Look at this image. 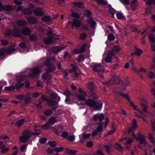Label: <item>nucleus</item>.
I'll return each instance as SVG.
<instances>
[{
    "mask_svg": "<svg viewBox=\"0 0 155 155\" xmlns=\"http://www.w3.org/2000/svg\"><path fill=\"white\" fill-rule=\"evenodd\" d=\"M85 104L89 107H94L96 110H101L102 105V103L99 102L96 103L95 101L91 99H88L86 100Z\"/></svg>",
    "mask_w": 155,
    "mask_h": 155,
    "instance_id": "1",
    "label": "nucleus"
},
{
    "mask_svg": "<svg viewBox=\"0 0 155 155\" xmlns=\"http://www.w3.org/2000/svg\"><path fill=\"white\" fill-rule=\"evenodd\" d=\"M31 136V133L29 130H25L22 133V135L19 137V140L22 143H26Z\"/></svg>",
    "mask_w": 155,
    "mask_h": 155,
    "instance_id": "2",
    "label": "nucleus"
},
{
    "mask_svg": "<svg viewBox=\"0 0 155 155\" xmlns=\"http://www.w3.org/2000/svg\"><path fill=\"white\" fill-rule=\"evenodd\" d=\"M31 73L29 74L28 76L31 79H34L41 72V68L39 67L32 68L30 69Z\"/></svg>",
    "mask_w": 155,
    "mask_h": 155,
    "instance_id": "3",
    "label": "nucleus"
},
{
    "mask_svg": "<svg viewBox=\"0 0 155 155\" xmlns=\"http://www.w3.org/2000/svg\"><path fill=\"white\" fill-rule=\"evenodd\" d=\"M133 136L137 140H139L140 143L143 144V146H145L147 144V143L146 140L144 138V136L141 134L140 132L138 133V137H136L134 134H133Z\"/></svg>",
    "mask_w": 155,
    "mask_h": 155,
    "instance_id": "4",
    "label": "nucleus"
},
{
    "mask_svg": "<svg viewBox=\"0 0 155 155\" xmlns=\"http://www.w3.org/2000/svg\"><path fill=\"white\" fill-rule=\"evenodd\" d=\"M120 81L119 77L118 76H116L112 77V79L105 83L107 86L110 85H114L119 83Z\"/></svg>",
    "mask_w": 155,
    "mask_h": 155,
    "instance_id": "5",
    "label": "nucleus"
},
{
    "mask_svg": "<svg viewBox=\"0 0 155 155\" xmlns=\"http://www.w3.org/2000/svg\"><path fill=\"white\" fill-rule=\"evenodd\" d=\"M104 118V114H98L95 115L93 117L94 120L95 121L98 120L99 123L102 122V120H103Z\"/></svg>",
    "mask_w": 155,
    "mask_h": 155,
    "instance_id": "6",
    "label": "nucleus"
},
{
    "mask_svg": "<svg viewBox=\"0 0 155 155\" xmlns=\"http://www.w3.org/2000/svg\"><path fill=\"white\" fill-rule=\"evenodd\" d=\"M12 36L15 37L21 36L22 35L21 30L19 31L18 28H15L14 26V28L13 29Z\"/></svg>",
    "mask_w": 155,
    "mask_h": 155,
    "instance_id": "7",
    "label": "nucleus"
},
{
    "mask_svg": "<svg viewBox=\"0 0 155 155\" xmlns=\"http://www.w3.org/2000/svg\"><path fill=\"white\" fill-rule=\"evenodd\" d=\"M21 34H23L25 35H28L31 32L29 28L28 27H24L21 29Z\"/></svg>",
    "mask_w": 155,
    "mask_h": 155,
    "instance_id": "8",
    "label": "nucleus"
},
{
    "mask_svg": "<svg viewBox=\"0 0 155 155\" xmlns=\"http://www.w3.org/2000/svg\"><path fill=\"white\" fill-rule=\"evenodd\" d=\"M28 22L30 24H35L38 23V20L34 16H31L27 18Z\"/></svg>",
    "mask_w": 155,
    "mask_h": 155,
    "instance_id": "9",
    "label": "nucleus"
},
{
    "mask_svg": "<svg viewBox=\"0 0 155 155\" xmlns=\"http://www.w3.org/2000/svg\"><path fill=\"white\" fill-rule=\"evenodd\" d=\"M34 13L35 15L38 16H42L44 15L42 9L40 8L35 9L34 11Z\"/></svg>",
    "mask_w": 155,
    "mask_h": 155,
    "instance_id": "10",
    "label": "nucleus"
},
{
    "mask_svg": "<svg viewBox=\"0 0 155 155\" xmlns=\"http://www.w3.org/2000/svg\"><path fill=\"white\" fill-rule=\"evenodd\" d=\"M92 68L94 71L97 72L101 71H102L103 69V67L98 64H95L92 65Z\"/></svg>",
    "mask_w": 155,
    "mask_h": 155,
    "instance_id": "11",
    "label": "nucleus"
},
{
    "mask_svg": "<svg viewBox=\"0 0 155 155\" xmlns=\"http://www.w3.org/2000/svg\"><path fill=\"white\" fill-rule=\"evenodd\" d=\"M86 46V44L83 45L80 48L74 50V53L76 54H80L84 52Z\"/></svg>",
    "mask_w": 155,
    "mask_h": 155,
    "instance_id": "12",
    "label": "nucleus"
},
{
    "mask_svg": "<svg viewBox=\"0 0 155 155\" xmlns=\"http://www.w3.org/2000/svg\"><path fill=\"white\" fill-rule=\"evenodd\" d=\"M72 28L73 29L74 26L76 28L79 27L81 25V23L80 21L77 19H74L73 20V22L71 23Z\"/></svg>",
    "mask_w": 155,
    "mask_h": 155,
    "instance_id": "13",
    "label": "nucleus"
},
{
    "mask_svg": "<svg viewBox=\"0 0 155 155\" xmlns=\"http://www.w3.org/2000/svg\"><path fill=\"white\" fill-rule=\"evenodd\" d=\"M87 22L89 23L90 24V26L93 29H94L95 28V25L96 23L95 21L93 20V18L91 17H88L87 19Z\"/></svg>",
    "mask_w": 155,
    "mask_h": 155,
    "instance_id": "14",
    "label": "nucleus"
},
{
    "mask_svg": "<svg viewBox=\"0 0 155 155\" xmlns=\"http://www.w3.org/2000/svg\"><path fill=\"white\" fill-rule=\"evenodd\" d=\"M21 12L26 15H31L32 13V10L31 8H24L23 9L21 10Z\"/></svg>",
    "mask_w": 155,
    "mask_h": 155,
    "instance_id": "15",
    "label": "nucleus"
},
{
    "mask_svg": "<svg viewBox=\"0 0 155 155\" xmlns=\"http://www.w3.org/2000/svg\"><path fill=\"white\" fill-rule=\"evenodd\" d=\"M56 67L53 65H51L48 66L45 69L47 73H51L55 70Z\"/></svg>",
    "mask_w": 155,
    "mask_h": 155,
    "instance_id": "16",
    "label": "nucleus"
},
{
    "mask_svg": "<svg viewBox=\"0 0 155 155\" xmlns=\"http://www.w3.org/2000/svg\"><path fill=\"white\" fill-rule=\"evenodd\" d=\"M148 38L149 41L151 44L155 43V38L153 33L149 34L148 35Z\"/></svg>",
    "mask_w": 155,
    "mask_h": 155,
    "instance_id": "17",
    "label": "nucleus"
},
{
    "mask_svg": "<svg viewBox=\"0 0 155 155\" xmlns=\"http://www.w3.org/2000/svg\"><path fill=\"white\" fill-rule=\"evenodd\" d=\"M147 104H144L143 102H141L140 105L142 107L143 111L148 113H149V112L147 110L148 108Z\"/></svg>",
    "mask_w": 155,
    "mask_h": 155,
    "instance_id": "18",
    "label": "nucleus"
},
{
    "mask_svg": "<svg viewBox=\"0 0 155 155\" xmlns=\"http://www.w3.org/2000/svg\"><path fill=\"white\" fill-rule=\"evenodd\" d=\"M49 73H47L46 71L45 74L42 75V78L44 81L45 80H48L51 79L50 75L48 74Z\"/></svg>",
    "mask_w": 155,
    "mask_h": 155,
    "instance_id": "19",
    "label": "nucleus"
},
{
    "mask_svg": "<svg viewBox=\"0 0 155 155\" xmlns=\"http://www.w3.org/2000/svg\"><path fill=\"white\" fill-rule=\"evenodd\" d=\"M20 81V79H19ZM24 85V83H22V82H20V81L18 82L17 81V83L15 85V88L18 91L21 88V87H23Z\"/></svg>",
    "mask_w": 155,
    "mask_h": 155,
    "instance_id": "20",
    "label": "nucleus"
},
{
    "mask_svg": "<svg viewBox=\"0 0 155 155\" xmlns=\"http://www.w3.org/2000/svg\"><path fill=\"white\" fill-rule=\"evenodd\" d=\"M17 24L18 26L21 27L26 25L27 23L24 20H21L18 21Z\"/></svg>",
    "mask_w": 155,
    "mask_h": 155,
    "instance_id": "21",
    "label": "nucleus"
},
{
    "mask_svg": "<svg viewBox=\"0 0 155 155\" xmlns=\"http://www.w3.org/2000/svg\"><path fill=\"white\" fill-rule=\"evenodd\" d=\"M57 120V119L54 117H51L48 120V123L49 124H53L55 123Z\"/></svg>",
    "mask_w": 155,
    "mask_h": 155,
    "instance_id": "22",
    "label": "nucleus"
},
{
    "mask_svg": "<svg viewBox=\"0 0 155 155\" xmlns=\"http://www.w3.org/2000/svg\"><path fill=\"white\" fill-rule=\"evenodd\" d=\"M86 95H85L84 94H78L77 95L76 97L79 100L84 101L85 100V97Z\"/></svg>",
    "mask_w": 155,
    "mask_h": 155,
    "instance_id": "23",
    "label": "nucleus"
},
{
    "mask_svg": "<svg viewBox=\"0 0 155 155\" xmlns=\"http://www.w3.org/2000/svg\"><path fill=\"white\" fill-rule=\"evenodd\" d=\"M41 20L45 22H49L51 21V18L50 16H45L41 18Z\"/></svg>",
    "mask_w": 155,
    "mask_h": 155,
    "instance_id": "24",
    "label": "nucleus"
},
{
    "mask_svg": "<svg viewBox=\"0 0 155 155\" xmlns=\"http://www.w3.org/2000/svg\"><path fill=\"white\" fill-rule=\"evenodd\" d=\"M53 113L52 110L50 109H47L44 111V114L47 116H49L51 115Z\"/></svg>",
    "mask_w": 155,
    "mask_h": 155,
    "instance_id": "25",
    "label": "nucleus"
},
{
    "mask_svg": "<svg viewBox=\"0 0 155 155\" xmlns=\"http://www.w3.org/2000/svg\"><path fill=\"white\" fill-rule=\"evenodd\" d=\"M114 148L119 150V151L122 152H123V148L121 146L120 144L118 143H116L114 145Z\"/></svg>",
    "mask_w": 155,
    "mask_h": 155,
    "instance_id": "26",
    "label": "nucleus"
},
{
    "mask_svg": "<svg viewBox=\"0 0 155 155\" xmlns=\"http://www.w3.org/2000/svg\"><path fill=\"white\" fill-rule=\"evenodd\" d=\"M58 102L56 101H54L51 100H48L47 101L48 104L50 106H52L55 105L56 104H57Z\"/></svg>",
    "mask_w": 155,
    "mask_h": 155,
    "instance_id": "27",
    "label": "nucleus"
},
{
    "mask_svg": "<svg viewBox=\"0 0 155 155\" xmlns=\"http://www.w3.org/2000/svg\"><path fill=\"white\" fill-rule=\"evenodd\" d=\"M103 123L102 122H100L98 123V126L97 127L96 130L98 132H101L103 131L102 128Z\"/></svg>",
    "mask_w": 155,
    "mask_h": 155,
    "instance_id": "28",
    "label": "nucleus"
},
{
    "mask_svg": "<svg viewBox=\"0 0 155 155\" xmlns=\"http://www.w3.org/2000/svg\"><path fill=\"white\" fill-rule=\"evenodd\" d=\"M133 70L135 72L138 73L140 71L143 72L144 73H146L147 72L146 70L143 68H140L139 70H137L136 68L134 67L133 68Z\"/></svg>",
    "mask_w": 155,
    "mask_h": 155,
    "instance_id": "29",
    "label": "nucleus"
},
{
    "mask_svg": "<svg viewBox=\"0 0 155 155\" xmlns=\"http://www.w3.org/2000/svg\"><path fill=\"white\" fill-rule=\"evenodd\" d=\"M150 142L153 144H155V139L154 138L152 134L149 133L148 134Z\"/></svg>",
    "mask_w": 155,
    "mask_h": 155,
    "instance_id": "30",
    "label": "nucleus"
},
{
    "mask_svg": "<svg viewBox=\"0 0 155 155\" xmlns=\"http://www.w3.org/2000/svg\"><path fill=\"white\" fill-rule=\"evenodd\" d=\"M12 7L10 5L4 6L3 10L6 11H10L12 10Z\"/></svg>",
    "mask_w": 155,
    "mask_h": 155,
    "instance_id": "31",
    "label": "nucleus"
},
{
    "mask_svg": "<svg viewBox=\"0 0 155 155\" xmlns=\"http://www.w3.org/2000/svg\"><path fill=\"white\" fill-rule=\"evenodd\" d=\"M64 47L59 48L55 47L53 48V51L54 53H57L60 50L64 49Z\"/></svg>",
    "mask_w": 155,
    "mask_h": 155,
    "instance_id": "32",
    "label": "nucleus"
},
{
    "mask_svg": "<svg viewBox=\"0 0 155 155\" xmlns=\"http://www.w3.org/2000/svg\"><path fill=\"white\" fill-rule=\"evenodd\" d=\"M51 37L46 38L44 39V42L46 44H48L52 43Z\"/></svg>",
    "mask_w": 155,
    "mask_h": 155,
    "instance_id": "33",
    "label": "nucleus"
},
{
    "mask_svg": "<svg viewBox=\"0 0 155 155\" xmlns=\"http://www.w3.org/2000/svg\"><path fill=\"white\" fill-rule=\"evenodd\" d=\"M88 88L90 90H93L94 89V85L92 82H89L88 83Z\"/></svg>",
    "mask_w": 155,
    "mask_h": 155,
    "instance_id": "34",
    "label": "nucleus"
},
{
    "mask_svg": "<svg viewBox=\"0 0 155 155\" xmlns=\"http://www.w3.org/2000/svg\"><path fill=\"white\" fill-rule=\"evenodd\" d=\"M15 50L13 48H8L6 51L5 50L7 53L8 54H11L12 53L15 52Z\"/></svg>",
    "mask_w": 155,
    "mask_h": 155,
    "instance_id": "35",
    "label": "nucleus"
},
{
    "mask_svg": "<svg viewBox=\"0 0 155 155\" xmlns=\"http://www.w3.org/2000/svg\"><path fill=\"white\" fill-rule=\"evenodd\" d=\"M104 146L106 149V152L108 153H109L111 151L110 149L111 148L112 146L111 145H109V146L107 145H104Z\"/></svg>",
    "mask_w": 155,
    "mask_h": 155,
    "instance_id": "36",
    "label": "nucleus"
},
{
    "mask_svg": "<svg viewBox=\"0 0 155 155\" xmlns=\"http://www.w3.org/2000/svg\"><path fill=\"white\" fill-rule=\"evenodd\" d=\"M5 89L6 91H14L15 89V87L14 86H11L10 87H5Z\"/></svg>",
    "mask_w": 155,
    "mask_h": 155,
    "instance_id": "37",
    "label": "nucleus"
},
{
    "mask_svg": "<svg viewBox=\"0 0 155 155\" xmlns=\"http://www.w3.org/2000/svg\"><path fill=\"white\" fill-rule=\"evenodd\" d=\"M132 127L134 129H136L138 127L137 121L135 119H134L133 120Z\"/></svg>",
    "mask_w": 155,
    "mask_h": 155,
    "instance_id": "38",
    "label": "nucleus"
},
{
    "mask_svg": "<svg viewBox=\"0 0 155 155\" xmlns=\"http://www.w3.org/2000/svg\"><path fill=\"white\" fill-rule=\"evenodd\" d=\"M127 101L129 103L130 106L132 107L134 109H136L137 106L134 105V103L130 100V98Z\"/></svg>",
    "mask_w": 155,
    "mask_h": 155,
    "instance_id": "39",
    "label": "nucleus"
},
{
    "mask_svg": "<svg viewBox=\"0 0 155 155\" xmlns=\"http://www.w3.org/2000/svg\"><path fill=\"white\" fill-rule=\"evenodd\" d=\"M120 47L117 45H114L113 47L112 50L114 52H117L120 51Z\"/></svg>",
    "mask_w": 155,
    "mask_h": 155,
    "instance_id": "40",
    "label": "nucleus"
},
{
    "mask_svg": "<svg viewBox=\"0 0 155 155\" xmlns=\"http://www.w3.org/2000/svg\"><path fill=\"white\" fill-rule=\"evenodd\" d=\"M97 3L102 5H106L107 4V2L104 0H98L97 1Z\"/></svg>",
    "mask_w": 155,
    "mask_h": 155,
    "instance_id": "41",
    "label": "nucleus"
},
{
    "mask_svg": "<svg viewBox=\"0 0 155 155\" xmlns=\"http://www.w3.org/2000/svg\"><path fill=\"white\" fill-rule=\"evenodd\" d=\"M48 143L51 147H55L57 145L55 141H49L48 142Z\"/></svg>",
    "mask_w": 155,
    "mask_h": 155,
    "instance_id": "42",
    "label": "nucleus"
},
{
    "mask_svg": "<svg viewBox=\"0 0 155 155\" xmlns=\"http://www.w3.org/2000/svg\"><path fill=\"white\" fill-rule=\"evenodd\" d=\"M25 121V119L19 120L18 122H16L17 125L19 127H21L24 124Z\"/></svg>",
    "mask_w": 155,
    "mask_h": 155,
    "instance_id": "43",
    "label": "nucleus"
},
{
    "mask_svg": "<svg viewBox=\"0 0 155 155\" xmlns=\"http://www.w3.org/2000/svg\"><path fill=\"white\" fill-rule=\"evenodd\" d=\"M64 149V148L63 147H55L54 150L56 153H59L63 151Z\"/></svg>",
    "mask_w": 155,
    "mask_h": 155,
    "instance_id": "44",
    "label": "nucleus"
},
{
    "mask_svg": "<svg viewBox=\"0 0 155 155\" xmlns=\"http://www.w3.org/2000/svg\"><path fill=\"white\" fill-rule=\"evenodd\" d=\"M146 4H147L149 5H155V0H148L146 2Z\"/></svg>",
    "mask_w": 155,
    "mask_h": 155,
    "instance_id": "45",
    "label": "nucleus"
},
{
    "mask_svg": "<svg viewBox=\"0 0 155 155\" xmlns=\"http://www.w3.org/2000/svg\"><path fill=\"white\" fill-rule=\"evenodd\" d=\"M52 59L51 58H49L45 61V64L47 66H49L51 63V61Z\"/></svg>",
    "mask_w": 155,
    "mask_h": 155,
    "instance_id": "46",
    "label": "nucleus"
},
{
    "mask_svg": "<svg viewBox=\"0 0 155 155\" xmlns=\"http://www.w3.org/2000/svg\"><path fill=\"white\" fill-rule=\"evenodd\" d=\"M148 77L150 79H153L154 78V74L152 71H150L149 72Z\"/></svg>",
    "mask_w": 155,
    "mask_h": 155,
    "instance_id": "47",
    "label": "nucleus"
},
{
    "mask_svg": "<svg viewBox=\"0 0 155 155\" xmlns=\"http://www.w3.org/2000/svg\"><path fill=\"white\" fill-rule=\"evenodd\" d=\"M71 65L72 67V69L70 70L69 71L70 72H74L78 69V68L76 66L72 64H71Z\"/></svg>",
    "mask_w": 155,
    "mask_h": 155,
    "instance_id": "48",
    "label": "nucleus"
},
{
    "mask_svg": "<svg viewBox=\"0 0 155 155\" xmlns=\"http://www.w3.org/2000/svg\"><path fill=\"white\" fill-rule=\"evenodd\" d=\"M91 14V12L88 10H85L84 13L83 14L85 16H87L88 17H90Z\"/></svg>",
    "mask_w": 155,
    "mask_h": 155,
    "instance_id": "49",
    "label": "nucleus"
},
{
    "mask_svg": "<svg viewBox=\"0 0 155 155\" xmlns=\"http://www.w3.org/2000/svg\"><path fill=\"white\" fill-rule=\"evenodd\" d=\"M70 15L72 17L76 18H80V15L79 14L75 12H73Z\"/></svg>",
    "mask_w": 155,
    "mask_h": 155,
    "instance_id": "50",
    "label": "nucleus"
},
{
    "mask_svg": "<svg viewBox=\"0 0 155 155\" xmlns=\"http://www.w3.org/2000/svg\"><path fill=\"white\" fill-rule=\"evenodd\" d=\"M108 39L110 41L114 40L115 39V37L113 34H109L108 36Z\"/></svg>",
    "mask_w": 155,
    "mask_h": 155,
    "instance_id": "51",
    "label": "nucleus"
},
{
    "mask_svg": "<svg viewBox=\"0 0 155 155\" xmlns=\"http://www.w3.org/2000/svg\"><path fill=\"white\" fill-rule=\"evenodd\" d=\"M112 59L111 57L107 55L105 58L104 61L110 63L111 61V60Z\"/></svg>",
    "mask_w": 155,
    "mask_h": 155,
    "instance_id": "52",
    "label": "nucleus"
},
{
    "mask_svg": "<svg viewBox=\"0 0 155 155\" xmlns=\"http://www.w3.org/2000/svg\"><path fill=\"white\" fill-rule=\"evenodd\" d=\"M104 72V69H103V71H100L99 72H98L97 73V74L101 78H103L104 77V76L103 74V73Z\"/></svg>",
    "mask_w": 155,
    "mask_h": 155,
    "instance_id": "53",
    "label": "nucleus"
},
{
    "mask_svg": "<svg viewBox=\"0 0 155 155\" xmlns=\"http://www.w3.org/2000/svg\"><path fill=\"white\" fill-rule=\"evenodd\" d=\"M143 52L140 49H137L136 50L135 55L137 56L140 55Z\"/></svg>",
    "mask_w": 155,
    "mask_h": 155,
    "instance_id": "54",
    "label": "nucleus"
},
{
    "mask_svg": "<svg viewBox=\"0 0 155 155\" xmlns=\"http://www.w3.org/2000/svg\"><path fill=\"white\" fill-rule=\"evenodd\" d=\"M120 95L127 100L130 98L129 96L127 94H124L122 92L120 93Z\"/></svg>",
    "mask_w": 155,
    "mask_h": 155,
    "instance_id": "55",
    "label": "nucleus"
},
{
    "mask_svg": "<svg viewBox=\"0 0 155 155\" xmlns=\"http://www.w3.org/2000/svg\"><path fill=\"white\" fill-rule=\"evenodd\" d=\"M36 38L37 36L34 35H31L29 36V39L31 41H35Z\"/></svg>",
    "mask_w": 155,
    "mask_h": 155,
    "instance_id": "56",
    "label": "nucleus"
},
{
    "mask_svg": "<svg viewBox=\"0 0 155 155\" xmlns=\"http://www.w3.org/2000/svg\"><path fill=\"white\" fill-rule=\"evenodd\" d=\"M116 15L117 17L119 19H122L124 18V16L122 13H117Z\"/></svg>",
    "mask_w": 155,
    "mask_h": 155,
    "instance_id": "57",
    "label": "nucleus"
},
{
    "mask_svg": "<svg viewBox=\"0 0 155 155\" xmlns=\"http://www.w3.org/2000/svg\"><path fill=\"white\" fill-rule=\"evenodd\" d=\"M84 56L82 55H81L77 58V60L79 62H82L84 60Z\"/></svg>",
    "mask_w": 155,
    "mask_h": 155,
    "instance_id": "58",
    "label": "nucleus"
},
{
    "mask_svg": "<svg viewBox=\"0 0 155 155\" xmlns=\"http://www.w3.org/2000/svg\"><path fill=\"white\" fill-rule=\"evenodd\" d=\"M68 135V133L67 132H62L61 134V136L64 138H67Z\"/></svg>",
    "mask_w": 155,
    "mask_h": 155,
    "instance_id": "59",
    "label": "nucleus"
},
{
    "mask_svg": "<svg viewBox=\"0 0 155 155\" xmlns=\"http://www.w3.org/2000/svg\"><path fill=\"white\" fill-rule=\"evenodd\" d=\"M109 11V13L110 14H111V15L112 16V17H114V15L115 13V11L114 9H113L112 8H110Z\"/></svg>",
    "mask_w": 155,
    "mask_h": 155,
    "instance_id": "60",
    "label": "nucleus"
},
{
    "mask_svg": "<svg viewBox=\"0 0 155 155\" xmlns=\"http://www.w3.org/2000/svg\"><path fill=\"white\" fill-rule=\"evenodd\" d=\"M63 94L67 96L68 97L71 95V93L69 90H66L64 92Z\"/></svg>",
    "mask_w": 155,
    "mask_h": 155,
    "instance_id": "61",
    "label": "nucleus"
},
{
    "mask_svg": "<svg viewBox=\"0 0 155 155\" xmlns=\"http://www.w3.org/2000/svg\"><path fill=\"white\" fill-rule=\"evenodd\" d=\"M8 41L6 40H1V44L3 46L6 45L8 43Z\"/></svg>",
    "mask_w": 155,
    "mask_h": 155,
    "instance_id": "62",
    "label": "nucleus"
},
{
    "mask_svg": "<svg viewBox=\"0 0 155 155\" xmlns=\"http://www.w3.org/2000/svg\"><path fill=\"white\" fill-rule=\"evenodd\" d=\"M2 149L1 150V153H5L8 152L9 150V149L8 148H4L3 147L1 148Z\"/></svg>",
    "mask_w": 155,
    "mask_h": 155,
    "instance_id": "63",
    "label": "nucleus"
},
{
    "mask_svg": "<svg viewBox=\"0 0 155 155\" xmlns=\"http://www.w3.org/2000/svg\"><path fill=\"white\" fill-rule=\"evenodd\" d=\"M80 75V74L79 73L75 72L72 74L71 75V76L72 78L75 79L76 78H78V77Z\"/></svg>",
    "mask_w": 155,
    "mask_h": 155,
    "instance_id": "64",
    "label": "nucleus"
}]
</instances>
